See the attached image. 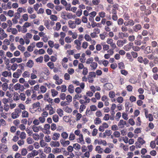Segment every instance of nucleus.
I'll use <instances>...</instances> for the list:
<instances>
[{
	"instance_id": "nucleus-61",
	"label": "nucleus",
	"mask_w": 158,
	"mask_h": 158,
	"mask_svg": "<svg viewBox=\"0 0 158 158\" xmlns=\"http://www.w3.org/2000/svg\"><path fill=\"white\" fill-rule=\"evenodd\" d=\"M55 81H56L55 82V84L57 85H60L63 82L62 80L60 78L57 79L56 80H55Z\"/></svg>"
},
{
	"instance_id": "nucleus-44",
	"label": "nucleus",
	"mask_w": 158,
	"mask_h": 158,
	"mask_svg": "<svg viewBox=\"0 0 158 158\" xmlns=\"http://www.w3.org/2000/svg\"><path fill=\"white\" fill-rule=\"evenodd\" d=\"M27 151L26 149L23 148L21 149V155L23 156H25L27 154Z\"/></svg>"
},
{
	"instance_id": "nucleus-14",
	"label": "nucleus",
	"mask_w": 158,
	"mask_h": 158,
	"mask_svg": "<svg viewBox=\"0 0 158 158\" xmlns=\"http://www.w3.org/2000/svg\"><path fill=\"white\" fill-rule=\"evenodd\" d=\"M2 75L4 77H11V73L10 72H8L7 71H5L2 72Z\"/></svg>"
},
{
	"instance_id": "nucleus-36",
	"label": "nucleus",
	"mask_w": 158,
	"mask_h": 158,
	"mask_svg": "<svg viewBox=\"0 0 158 158\" xmlns=\"http://www.w3.org/2000/svg\"><path fill=\"white\" fill-rule=\"evenodd\" d=\"M120 147H122L123 149L125 151H127L128 150V146L127 145H124L123 143L120 144Z\"/></svg>"
},
{
	"instance_id": "nucleus-8",
	"label": "nucleus",
	"mask_w": 158,
	"mask_h": 158,
	"mask_svg": "<svg viewBox=\"0 0 158 158\" xmlns=\"http://www.w3.org/2000/svg\"><path fill=\"white\" fill-rule=\"evenodd\" d=\"M133 43L132 42H130L124 47V49L126 51H129L133 47Z\"/></svg>"
},
{
	"instance_id": "nucleus-18",
	"label": "nucleus",
	"mask_w": 158,
	"mask_h": 158,
	"mask_svg": "<svg viewBox=\"0 0 158 158\" xmlns=\"http://www.w3.org/2000/svg\"><path fill=\"white\" fill-rule=\"evenodd\" d=\"M61 27V25L60 22H57L56 23V26L53 27V29L57 31H59Z\"/></svg>"
},
{
	"instance_id": "nucleus-19",
	"label": "nucleus",
	"mask_w": 158,
	"mask_h": 158,
	"mask_svg": "<svg viewBox=\"0 0 158 158\" xmlns=\"http://www.w3.org/2000/svg\"><path fill=\"white\" fill-rule=\"evenodd\" d=\"M60 134L55 133L53 134L52 139L54 140H57L60 137Z\"/></svg>"
},
{
	"instance_id": "nucleus-50",
	"label": "nucleus",
	"mask_w": 158,
	"mask_h": 158,
	"mask_svg": "<svg viewBox=\"0 0 158 158\" xmlns=\"http://www.w3.org/2000/svg\"><path fill=\"white\" fill-rule=\"evenodd\" d=\"M64 110L65 112L68 113H71L72 111V109L68 106L65 107Z\"/></svg>"
},
{
	"instance_id": "nucleus-3",
	"label": "nucleus",
	"mask_w": 158,
	"mask_h": 158,
	"mask_svg": "<svg viewBox=\"0 0 158 158\" xmlns=\"http://www.w3.org/2000/svg\"><path fill=\"white\" fill-rule=\"evenodd\" d=\"M16 134L17 135L19 136V138L21 139H23L26 138V134L24 131L21 132L20 131H16Z\"/></svg>"
},
{
	"instance_id": "nucleus-41",
	"label": "nucleus",
	"mask_w": 158,
	"mask_h": 158,
	"mask_svg": "<svg viewBox=\"0 0 158 158\" xmlns=\"http://www.w3.org/2000/svg\"><path fill=\"white\" fill-rule=\"evenodd\" d=\"M84 38L87 41H91V36L88 34H85L84 36Z\"/></svg>"
},
{
	"instance_id": "nucleus-40",
	"label": "nucleus",
	"mask_w": 158,
	"mask_h": 158,
	"mask_svg": "<svg viewBox=\"0 0 158 158\" xmlns=\"http://www.w3.org/2000/svg\"><path fill=\"white\" fill-rule=\"evenodd\" d=\"M26 98V97L25 94L23 93H21L19 95V98H20L21 100L23 101H25V100Z\"/></svg>"
},
{
	"instance_id": "nucleus-35",
	"label": "nucleus",
	"mask_w": 158,
	"mask_h": 158,
	"mask_svg": "<svg viewBox=\"0 0 158 158\" xmlns=\"http://www.w3.org/2000/svg\"><path fill=\"white\" fill-rule=\"evenodd\" d=\"M68 134L66 132L64 131L61 134V137L64 139H67L68 138Z\"/></svg>"
},
{
	"instance_id": "nucleus-46",
	"label": "nucleus",
	"mask_w": 158,
	"mask_h": 158,
	"mask_svg": "<svg viewBox=\"0 0 158 158\" xmlns=\"http://www.w3.org/2000/svg\"><path fill=\"white\" fill-rule=\"evenodd\" d=\"M51 92L52 96L53 97L56 96L58 94V92L54 89H52L51 90Z\"/></svg>"
},
{
	"instance_id": "nucleus-2",
	"label": "nucleus",
	"mask_w": 158,
	"mask_h": 158,
	"mask_svg": "<svg viewBox=\"0 0 158 158\" xmlns=\"http://www.w3.org/2000/svg\"><path fill=\"white\" fill-rule=\"evenodd\" d=\"M14 88L15 90H19L21 92L23 91L24 89L23 85H21L19 83H17L14 86Z\"/></svg>"
},
{
	"instance_id": "nucleus-12",
	"label": "nucleus",
	"mask_w": 158,
	"mask_h": 158,
	"mask_svg": "<svg viewBox=\"0 0 158 158\" xmlns=\"http://www.w3.org/2000/svg\"><path fill=\"white\" fill-rule=\"evenodd\" d=\"M60 143L64 147H66L69 145L70 143L69 140L64 141L63 139H61L60 141Z\"/></svg>"
},
{
	"instance_id": "nucleus-22",
	"label": "nucleus",
	"mask_w": 158,
	"mask_h": 158,
	"mask_svg": "<svg viewBox=\"0 0 158 158\" xmlns=\"http://www.w3.org/2000/svg\"><path fill=\"white\" fill-rule=\"evenodd\" d=\"M74 88L72 85H69L68 90V91L70 93H73L74 92Z\"/></svg>"
},
{
	"instance_id": "nucleus-57",
	"label": "nucleus",
	"mask_w": 158,
	"mask_h": 158,
	"mask_svg": "<svg viewBox=\"0 0 158 158\" xmlns=\"http://www.w3.org/2000/svg\"><path fill=\"white\" fill-rule=\"evenodd\" d=\"M115 96V93L113 91L109 92V97L111 98H114Z\"/></svg>"
},
{
	"instance_id": "nucleus-11",
	"label": "nucleus",
	"mask_w": 158,
	"mask_h": 158,
	"mask_svg": "<svg viewBox=\"0 0 158 158\" xmlns=\"http://www.w3.org/2000/svg\"><path fill=\"white\" fill-rule=\"evenodd\" d=\"M118 5L117 4H115L112 6V12L113 14H117V10H118Z\"/></svg>"
},
{
	"instance_id": "nucleus-63",
	"label": "nucleus",
	"mask_w": 158,
	"mask_h": 158,
	"mask_svg": "<svg viewBox=\"0 0 158 158\" xmlns=\"http://www.w3.org/2000/svg\"><path fill=\"white\" fill-rule=\"evenodd\" d=\"M123 20L122 18H120L118 20V25H122L123 23Z\"/></svg>"
},
{
	"instance_id": "nucleus-62",
	"label": "nucleus",
	"mask_w": 158,
	"mask_h": 158,
	"mask_svg": "<svg viewBox=\"0 0 158 158\" xmlns=\"http://www.w3.org/2000/svg\"><path fill=\"white\" fill-rule=\"evenodd\" d=\"M40 103L39 102H37L33 104L32 106L33 108H39L40 107Z\"/></svg>"
},
{
	"instance_id": "nucleus-10",
	"label": "nucleus",
	"mask_w": 158,
	"mask_h": 158,
	"mask_svg": "<svg viewBox=\"0 0 158 158\" xmlns=\"http://www.w3.org/2000/svg\"><path fill=\"white\" fill-rule=\"evenodd\" d=\"M69 27L72 29H74L76 27V25L74 21L71 20H69L68 22Z\"/></svg>"
},
{
	"instance_id": "nucleus-45",
	"label": "nucleus",
	"mask_w": 158,
	"mask_h": 158,
	"mask_svg": "<svg viewBox=\"0 0 158 158\" xmlns=\"http://www.w3.org/2000/svg\"><path fill=\"white\" fill-rule=\"evenodd\" d=\"M94 61L93 58L92 57H90L87 59L86 63L87 64H91Z\"/></svg>"
},
{
	"instance_id": "nucleus-20",
	"label": "nucleus",
	"mask_w": 158,
	"mask_h": 158,
	"mask_svg": "<svg viewBox=\"0 0 158 158\" xmlns=\"http://www.w3.org/2000/svg\"><path fill=\"white\" fill-rule=\"evenodd\" d=\"M152 52V50L151 49L150 46H147L144 50V52L146 54H148L151 53Z\"/></svg>"
},
{
	"instance_id": "nucleus-1",
	"label": "nucleus",
	"mask_w": 158,
	"mask_h": 158,
	"mask_svg": "<svg viewBox=\"0 0 158 158\" xmlns=\"http://www.w3.org/2000/svg\"><path fill=\"white\" fill-rule=\"evenodd\" d=\"M145 143V141L141 137H139L137 141L135 143V147L136 148H140L142 145Z\"/></svg>"
},
{
	"instance_id": "nucleus-29",
	"label": "nucleus",
	"mask_w": 158,
	"mask_h": 158,
	"mask_svg": "<svg viewBox=\"0 0 158 158\" xmlns=\"http://www.w3.org/2000/svg\"><path fill=\"white\" fill-rule=\"evenodd\" d=\"M2 90L4 91H6L8 88V84L6 83H4L2 85Z\"/></svg>"
},
{
	"instance_id": "nucleus-26",
	"label": "nucleus",
	"mask_w": 158,
	"mask_h": 158,
	"mask_svg": "<svg viewBox=\"0 0 158 158\" xmlns=\"http://www.w3.org/2000/svg\"><path fill=\"white\" fill-rule=\"evenodd\" d=\"M51 151V148L49 147H46L44 149V152L47 154L49 153Z\"/></svg>"
},
{
	"instance_id": "nucleus-17",
	"label": "nucleus",
	"mask_w": 158,
	"mask_h": 158,
	"mask_svg": "<svg viewBox=\"0 0 158 158\" xmlns=\"http://www.w3.org/2000/svg\"><path fill=\"white\" fill-rule=\"evenodd\" d=\"M40 126H36L35 125L31 126V128L32 129L33 131L35 132H38L40 131Z\"/></svg>"
},
{
	"instance_id": "nucleus-43",
	"label": "nucleus",
	"mask_w": 158,
	"mask_h": 158,
	"mask_svg": "<svg viewBox=\"0 0 158 158\" xmlns=\"http://www.w3.org/2000/svg\"><path fill=\"white\" fill-rule=\"evenodd\" d=\"M18 48L22 52H23L25 50V48L22 45H19L17 46Z\"/></svg>"
},
{
	"instance_id": "nucleus-24",
	"label": "nucleus",
	"mask_w": 158,
	"mask_h": 158,
	"mask_svg": "<svg viewBox=\"0 0 158 158\" xmlns=\"http://www.w3.org/2000/svg\"><path fill=\"white\" fill-rule=\"evenodd\" d=\"M13 99L15 101H17L19 99V95L16 92L14 94L13 97Z\"/></svg>"
},
{
	"instance_id": "nucleus-56",
	"label": "nucleus",
	"mask_w": 158,
	"mask_h": 158,
	"mask_svg": "<svg viewBox=\"0 0 158 158\" xmlns=\"http://www.w3.org/2000/svg\"><path fill=\"white\" fill-rule=\"evenodd\" d=\"M19 116V114H18L15 111L13 112L11 114V117L13 119H15L16 118H17Z\"/></svg>"
},
{
	"instance_id": "nucleus-7",
	"label": "nucleus",
	"mask_w": 158,
	"mask_h": 158,
	"mask_svg": "<svg viewBox=\"0 0 158 158\" xmlns=\"http://www.w3.org/2000/svg\"><path fill=\"white\" fill-rule=\"evenodd\" d=\"M22 74V71L20 69H18L15 72L13 73V76L14 78H19Z\"/></svg>"
},
{
	"instance_id": "nucleus-5",
	"label": "nucleus",
	"mask_w": 158,
	"mask_h": 158,
	"mask_svg": "<svg viewBox=\"0 0 158 158\" xmlns=\"http://www.w3.org/2000/svg\"><path fill=\"white\" fill-rule=\"evenodd\" d=\"M142 27L139 24H136L132 27L133 31L135 32H137L141 30Z\"/></svg>"
},
{
	"instance_id": "nucleus-39",
	"label": "nucleus",
	"mask_w": 158,
	"mask_h": 158,
	"mask_svg": "<svg viewBox=\"0 0 158 158\" xmlns=\"http://www.w3.org/2000/svg\"><path fill=\"white\" fill-rule=\"evenodd\" d=\"M14 11L11 10H9L7 12V14L9 16L12 17L14 15Z\"/></svg>"
},
{
	"instance_id": "nucleus-33",
	"label": "nucleus",
	"mask_w": 158,
	"mask_h": 158,
	"mask_svg": "<svg viewBox=\"0 0 158 158\" xmlns=\"http://www.w3.org/2000/svg\"><path fill=\"white\" fill-rule=\"evenodd\" d=\"M32 137L35 140H38L40 139V135L37 133H34L32 135Z\"/></svg>"
},
{
	"instance_id": "nucleus-25",
	"label": "nucleus",
	"mask_w": 158,
	"mask_h": 158,
	"mask_svg": "<svg viewBox=\"0 0 158 158\" xmlns=\"http://www.w3.org/2000/svg\"><path fill=\"white\" fill-rule=\"evenodd\" d=\"M73 147L76 151H79L81 149L80 145L77 143L74 144Z\"/></svg>"
},
{
	"instance_id": "nucleus-30",
	"label": "nucleus",
	"mask_w": 158,
	"mask_h": 158,
	"mask_svg": "<svg viewBox=\"0 0 158 158\" xmlns=\"http://www.w3.org/2000/svg\"><path fill=\"white\" fill-rule=\"evenodd\" d=\"M52 119L55 123H57L59 121V117L57 114L54 115L52 116Z\"/></svg>"
},
{
	"instance_id": "nucleus-28",
	"label": "nucleus",
	"mask_w": 158,
	"mask_h": 158,
	"mask_svg": "<svg viewBox=\"0 0 158 158\" xmlns=\"http://www.w3.org/2000/svg\"><path fill=\"white\" fill-rule=\"evenodd\" d=\"M28 113L26 110H23L22 112V117L23 118H27L28 117Z\"/></svg>"
},
{
	"instance_id": "nucleus-31",
	"label": "nucleus",
	"mask_w": 158,
	"mask_h": 158,
	"mask_svg": "<svg viewBox=\"0 0 158 158\" xmlns=\"http://www.w3.org/2000/svg\"><path fill=\"white\" fill-rule=\"evenodd\" d=\"M40 146L42 148H43L48 145V144L46 143L43 139H42L40 141Z\"/></svg>"
},
{
	"instance_id": "nucleus-37",
	"label": "nucleus",
	"mask_w": 158,
	"mask_h": 158,
	"mask_svg": "<svg viewBox=\"0 0 158 158\" xmlns=\"http://www.w3.org/2000/svg\"><path fill=\"white\" fill-rule=\"evenodd\" d=\"M75 17V15H73V14L72 13H67V17L68 19H72L74 18Z\"/></svg>"
},
{
	"instance_id": "nucleus-58",
	"label": "nucleus",
	"mask_w": 158,
	"mask_h": 158,
	"mask_svg": "<svg viewBox=\"0 0 158 158\" xmlns=\"http://www.w3.org/2000/svg\"><path fill=\"white\" fill-rule=\"evenodd\" d=\"M86 108V106L85 105H81L80 106V107L79 108V112L80 113H82L84 110Z\"/></svg>"
},
{
	"instance_id": "nucleus-23",
	"label": "nucleus",
	"mask_w": 158,
	"mask_h": 158,
	"mask_svg": "<svg viewBox=\"0 0 158 158\" xmlns=\"http://www.w3.org/2000/svg\"><path fill=\"white\" fill-rule=\"evenodd\" d=\"M56 112L60 117H62L64 115V111L61 109H58L56 110Z\"/></svg>"
},
{
	"instance_id": "nucleus-53",
	"label": "nucleus",
	"mask_w": 158,
	"mask_h": 158,
	"mask_svg": "<svg viewBox=\"0 0 158 158\" xmlns=\"http://www.w3.org/2000/svg\"><path fill=\"white\" fill-rule=\"evenodd\" d=\"M94 123L95 124L97 125L101 123V121L100 118H96L94 121Z\"/></svg>"
},
{
	"instance_id": "nucleus-4",
	"label": "nucleus",
	"mask_w": 158,
	"mask_h": 158,
	"mask_svg": "<svg viewBox=\"0 0 158 158\" xmlns=\"http://www.w3.org/2000/svg\"><path fill=\"white\" fill-rule=\"evenodd\" d=\"M38 152L36 150H33L31 152L29 153L27 155V158H33L35 156L38 154Z\"/></svg>"
},
{
	"instance_id": "nucleus-47",
	"label": "nucleus",
	"mask_w": 158,
	"mask_h": 158,
	"mask_svg": "<svg viewBox=\"0 0 158 158\" xmlns=\"http://www.w3.org/2000/svg\"><path fill=\"white\" fill-rule=\"evenodd\" d=\"M75 135L74 134L71 133L69 135V139L70 141L74 140L75 139Z\"/></svg>"
},
{
	"instance_id": "nucleus-34",
	"label": "nucleus",
	"mask_w": 158,
	"mask_h": 158,
	"mask_svg": "<svg viewBox=\"0 0 158 158\" xmlns=\"http://www.w3.org/2000/svg\"><path fill=\"white\" fill-rule=\"evenodd\" d=\"M95 150L98 151V153L101 154L102 153L103 149L100 148L99 146H97L95 148Z\"/></svg>"
},
{
	"instance_id": "nucleus-52",
	"label": "nucleus",
	"mask_w": 158,
	"mask_h": 158,
	"mask_svg": "<svg viewBox=\"0 0 158 158\" xmlns=\"http://www.w3.org/2000/svg\"><path fill=\"white\" fill-rule=\"evenodd\" d=\"M17 143L19 146H21L24 144V141L23 139H20L18 141Z\"/></svg>"
},
{
	"instance_id": "nucleus-49",
	"label": "nucleus",
	"mask_w": 158,
	"mask_h": 158,
	"mask_svg": "<svg viewBox=\"0 0 158 158\" xmlns=\"http://www.w3.org/2000/svg\"><path fill=\"white\" fill-rule=\"evenodd\" d=\"M40 90L42 93H44L46 91L47 88L44 86L42 85L40 87Z\"/></svg>"
},
{
	"instance_id": "nucleus-51",
	"label": "nucleus",
	"mask_w": 158,
	"mask_h": 158,
	"mask_svg": "<svg viewBox=\"0 0 158 158\" xmlns=\"http://www.w3.org/2000/svg\"><path fill=\"white\" fill-rule=\"evenodd\" d=\"M146 117L147 118H148L149 121L150 122L152 121L153 120V115L151 114H149Z\"/></svg>"
},
{
	"instance_id": "nucleus-64",
	"label": "nucleus",
	"mask_w": 158,
	"mask_h": 158,
	"mask_svg": "<svg viewBox=\"0 0 158 158\" xmlns=\"http://www.w3.org/2000/svg\"><path fill=\"white\" fill-rule=\"evenodd\" d=\"M44 45V43L42 42H38L36 44V46L38 48H42Z\"/></svg>"
},
{
	"instance_id": "nucleus-13",
	"label": "nucleus",
	"mask_w": 158,
	"mask_h": 158,
	"mask_svg": "<svg viewBox=\"0 0 158 158\" xmlns=\"http://www.w3.org/2000/svg\"><path fill=\"white\" fill-rule=\"evenodd\" d=\"M50 145L52 147H59L60 144L58 141H51L50 143Z\"/></svg>"
},
{
	"instance_id": "nucleus-9",
	"label": "nucleus",
	"mask_w": 158,
	"mask_h": 158,
	"mask_svg": "<svg viewBox=\"0 0 158 158\" xmlns=\"http://www.w3.org/2000/svg\"><path fill=\"white\" fill-rule=\"evenodd\" d=\"M127 122L123 119H121L118 124V127L119 128H122L124 127V125L127 124Z\"/></svg>"
},
{
	"instance_id": "nucleus-60",
	"label": "nucleus",
	"mask_w": 158,
	"mask_h": 158,
	"mask_svg": "<svg viewBox=\"0 0 158 158\" xmlns=\"http://www.w3.org/2000/svg\"><path fill=\"white\" fill-rule=\"evenodd\" d=\"M76 25H79L81 23V20L79 18H77L75 19L74 21Z\"/></svg>"
},
{
	"instance_id": "nucleus-15",
	"label": "nucleus",
	"mask_w": 158,
	"mask_h": 158,
	"mask_svg": "<svg viewBox=\"0 0 158 158\" xmlns=\"http://www.w3.org/2000/svg\"><path fill=\"white\" fill-rule=\"evenodd\" d=\"M34 62L31 60H29L26 64V66L29 68H31L34 65Z\"/></svg>"
},
{
	"instance_id": "nucleus-16",
	"label": "nucleus",
	"mask_w": 158,
	"mask_h": 158,
	"mask_svg": "<svg viewBox=\"0 0 158 158\" xmlns=\"http://www.w3.org/2000/svg\"><path fill=\"white\" fill-rule=\"evenodd\" d=\"M91 71L95 70L97 67L98 64L97 63L93 62L90 65Z\"/></svg>"
},
{
	"instance_id": "nucleus-59",
	"label": "nucleus",
	"mask_w": 158,
	"mask_h": 158,
	"mask_svg": "<svg viewBox=\"0 0 158 158\" xmlns=\"http://www.w3.org/2000/svg\"><path fill=\"white\" fill-rule=\"evenodd\" d=\"M27 142L28 144H31L33 143L34 141L32 138L31 137H28L27 139Z\"/></svg>"
},
{
	"instance_id": "nucleus-32",
	"label": "nucleus",
	"mask_w": 158,
	"mask_h": 158,
	"mask_svg": "<svg viewBox=\"0 0 158 158\" xmlns=\"http://www.w3.org/2000/svg\"><path fill=\"white\" fill-rule=\"evenodd\" d=\"M30 73L27 71H25L22 74V76L25 78L29 77H30Z\"/></svg>"
},
{
	"instance_id": "nucleus-42",
	"label": "nucleus",
	"mask_w": 158,
	"mask_h": 158,
	"mask_svg": "<svg viewBox=\"0 0 158 158\" xmlns=\"http://www.w3.org/2000/svg\"><path fill=\"white\" fill-rule=\"evenodd\" d=\"M82 13V11L81 9H78L76 12V15L78 17H80Z\"/></svg>"
},
{
	"instance_id": "nucleus-6",
	"label": "nucleus",
	"mask_w": 158,
	"mask_h": 158,
	"mask_svg": "<svg viewBox=\"0 0 158 158\" xmlns=\"http://www.w3.org/2000/svg\"><path fill=\"white\" fill-rule=\"evenodd\" d=\"M127 21V22L125 21L124 23L125 26H133L135 24V22L133 19H129Z\"/></svg>"
},
{
	"instance_id": "nucleus-48",
	"label": "nucleus",
	"mask_w": 158,
	"mask_h": 158,
	"mask_svg": "<svg viewBox=\"0 0 158 158\" xmlns=\"http://www.w3.org/2000/svg\"><path fill=\"white\" fill-rule=\"evenodd\" d=\"M18 67V65L16 63H15L13 64L11 66V69L13 71H14L17 69Z\"/></svg>"
},
{
	"instance_id": "nucleus-54",
	"label": "nucleus",
	"mask_w": 158,
	"mask_h": 158,
	"mask_svg": "<svg viewBox=\"0 0 158 158\" xmlns=\"http://www.w3.org/2000/svg\"><path fill=\"white\" fill-rule=\"evenodd\" d=\"M0 19L2 22H5L6 20V17L3 14H1L0 15Z\"/></svg>"
},
{
	"instance_id": "nucleus-27",
	"label": "nucleus",
	"mask_w": 158,
	"mask_h": 158,
	"mask_svg": "<svg viewBox=\"0 0 158 158\" xmlns=\"http://www.w3.org/2000/svg\"><path fill=\"white\" fill-rule=\"evenodd\" d=\"M33 73H31V79H34L37 78V76L35 74L36 73H37V71L36 70H35L33 71Z\"/></svg>"
},
{
	"instance_id": "nucleus-38",
	"label": "nucleus",
	"mask_w": 158,
	"mask_h": 158,
	"mask_svg": "<svg viewBox=\"0 0 158 158\" xmlns=\"http://www.w3.org/2000/svg\"><path fill=\"white\" fill-rule=\"evenodd\" d=\"M123 17L124 19L126 21H127L130 18V16L129 15L128 13H126L123 15Z\"/></svg>"
},
{
	"instance_id": "nucleus-21",
	"label": "nucleus",
	"mask_w": 158,
	"mask_h": 158,
	"mask_svg": "<svg viewBox=\"0 0 158 158\" xmlns=\"http://www.w3.org/2000/svg\"><path fill=\"white\" fill-rule=\"evenodd\" d=\"M102 100L105 102V105L106 106H108L109 105V103L107 101H108V98L106 96H104L102 98Z\"/></svg>"
},
{
	"instance_id": "nucleus-55",
	"label": "nucleus",
	"mask_w": 158,
	"mask_h": 158,
	"mask_svg": "<svg viewBox=\"0 0 158 158\" xmlns=\"http://www.w3.org/2000/svg\"><path fill=\"white\" fill-rule=\"evenodd\" d=\"M72 40L69 36H67L65 38V42L67 43H70L72 41Z\"/></svg>"
}]
</instances>
